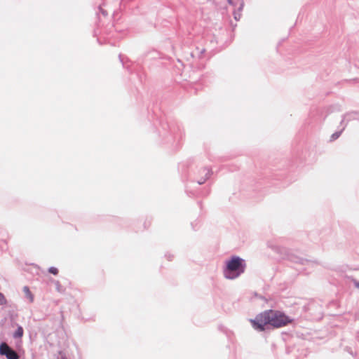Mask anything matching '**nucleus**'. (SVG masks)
Returning <instances> with one entry per match:
<instances>
[{
	"instance_id": "1",
	"label": "nucleus",
	"mask_w": 359,
	"mask_h": 359,
	"mask_svg": "<svg viewBox=\"0 0 359 359\" xmlns=\"http://www.w3.org/2000/svg\"><path fill=\"white\" fill-rule=\"evenodd\" d=\"M291 321L284 313L278 311L269 310L261 313L250 322L255 330L263 331L269 326L278 328L287 325Z\"/></svg>"
},
{
	"instance_id": "2",
	"label": "nucleus",
	"mask_w": 359,
	"mask_h": 359,
	"mask_svg": "<svg viewBox=\"0 0 359 359\" xmlns=\"http://www.w3.org/2000/svg\"><path fill=\"white\" fill-rule=\"evenodd\" d=\"M244 260L238 257H232L226 262L224 276L228 279H234L244 272Z\"/></svg>"
},
{
	"instance_id": "3",
	"label": "nucleus",
	"mask_w": 359,
	"mask_h": 359,
	"mask_svg": "<svg viewBox=\"0 0 359 359\" xmlns=\"http://www.w3.org/2000/svg\"><path fill=\"white\" fill-rule=\"evenodd\" d=\"M0 354L5 355L7 359H19L18 353L6 343H2L0 345Z\"/></svg>"
},
{
	"instance_id": "4",
	"label": "nucleus",
	"mask_w": 359,
	"mask_h": 359,
	"mask_svg": "<svg viewBox=\"0 0 359 359\" xmlns=\"http://www.w3.org/2000/svg\"><path fill=\"white\" fill-rule=\"evenodd\" d=\"M23 292H25V296L29 299V301L32 302L34 301V295L27 286H25L23 287Z\"/></svg>"
},
{
	"instance_id": "5",
	"label": "nucleus",
	"mask_w": 359,
	"mask_h": 359,
	"mask_svg": "<svg viewBox=\"0 0 359 359\" xmlns=\"http://www.w3.org/2000/svg\"><path fill=\"white\" fill-rule=\"evenodd\" d=\"M23 329L22 327L19 326L17 329V330L15 332L13 337L15 338H20L23 335Z\"/></svg>"
},
{
	"instance_id": "6",
	"label": "nucleus",
	"mask_w": 359,
	"mask_h": 359,
	"mask_svg": "<svg viewBox=\"0 0 359 359\" xmlns=\"http://www.w3.org/2000/svg\"><path fill=\"white\" fill-rule=\"evenodd\" d=\"M48 271L55 276L58 274V269L55 267H50Z\"/></svg>"
},
{
	"instance_id": "7",
	"label": "nucleus",
	"mask_w": 359,
	"mask_h": 359,
	"mask_svg": "<svg viewBox=\"0 0 359 359\" xmlns=\"http://www.w3.org/2000/svg\"><path fill=\"white\" fill-rule=\"evenodd\" d=\"M6 303V299L2 294L0 293V305H3Z\"/></svg>"
},
{
	"instance_id": "8",
	"label": "nucleus",
	"mask_w": 359,
	"mask_h": 359,
	"mask_svg": "<svg viewBox=\"0 0 359 359\" xmlns=\"http://www.w3.org/2000/svg\"><path fill=\"white\" fill-rule=\"evenodd\" d=\"M100 9V11L101 12V13L104 15V16H107L108 15V13L107 12V11H105L104 9H103L102 8V6H100L99 8Z\"/></svg>"
},
{
	"instance_id": "9",
	"label": "nucleus",
	"mask_w": 359,
	"mask_h": 359,
	"mask_svg": "<svg viewBox=\"0 0 359 359\" xmlns=\"http://www.w3.org/2000/svg\"><path fill=\"white\" fill-rule=\"evenodd\" d=\"M340 134L339 133H334L332 137H331V140H334L336 139H337L339 137Z\"/></svg>"
},
{
	"instance_id": "10",
	"label": "nucleus",
	"mask_w": 359,
	"mask_h": 359,
	"mask_svg": "<svg viewBox=\"0 0 359 359\" xmlns=\"http://www.w3.org/2000/svg\"><path fill=\"white\" fill-rule=\"evenodd\" d=\"M355 286L357 288H359V281H356V282H355Z\"/></svg>"
},
{
	"instance_id": "11",
	"label": "nucleus",
	"mask_w": 359,
	"mask_h": 359,
	"mask_svg": "<svg viewBox=\"0 0 359 359\" xmlns=\"http://www.w3.org/2000/svg\"><path fill=\"white\" fill-rule=\"evenodd\" d=\"M58 359H67L65 357L61 355Z\"/></svg>"
},
{
	"instance_id": "12",
	"label": "nucleus",
	"mask_w": 359,
	"mask_h": 359,
	"mask_svg": "<svg viewBox=\"0 0 359 359\" xmlns=\"http://www.w3.org/2000/svg\"><path fill=\"white\" fill-rule=\"evenodd\" d=\"M237 18H238V15L235 16V19L237 20Z\"/></svg>"
},
{
	"instance_id": "13",
	"label": "nucleus",
	"mask_w": 359,
	"mask_h": 359,
	"mask_svg": "<svg viewBox=\"0 0 359 359\" xmlns=\"http://www.w3.org/2000/svg\"><path fill=\"white\" fill-rule=\"evenodd\" d=\"M237 18H238V15L235 16V19L237 20Z\"/></svg>"
},
{
	"instance_id": "14",
	"label": "nucleus",
	"mask_w": 359,
	"mask_h": 359,
	"mask_svg": "<svg viewBox=\"0 0 359 359\" xmlns=\"http://www.w3.org/2000/svg\"><path fill=\"white\" fill-rule=\"evenodd\" d=\"M228 1H229V3H230V4L231 3V0H228Z\"/></svg>"
}]
</instances>
